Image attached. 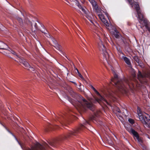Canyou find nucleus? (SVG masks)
<instances>
[{
  "instance_id": "nucleus-4",
  "label": "nucleus",
  "mask_w": 150,
  "mask_h": 150,
  "mask_svg": "<svg viewBox=\"0 0 150 150\" xmlns=\"http://www.w3.org/2000/svg\"><path fill=\"white\" fill-rule=\"evenodd\" d=\"M70 93L72 97L76 99H79L78 101L81 105V108H83L85 110L88 108L92 111L94 110V106L92 103L87 101L81 95L73 91H71Z\"/></svg>"
},
{
  "instance_id": "nucleus-44",
  "label": "nucleus",
  "mask_w": 150,
  "mask_h": 150,
  "mask_svg": "<svg viewBox=\"0 0 150 150\" xmlns=\"http://www.w3.org/2000/svg\"><path fill=\"white\" fill-rule=\"evenodd\" d=\"M72 1H76V0H72Z\"/></svg>"
},
{
  "instance_id": "nucleus-31",
  "label": "nucleus",
  "mask_w": 150,
  "mask_h": 150,
  "mask_svg": "<svg viewBox=\"0 0 150 150\" xmlns=\"http://www.w3.org/2000/svg\"><path fill=\"white\" fill-rule=\"evenodd\" d=\"M128 121L129 123L133 125L134 122V120L132 119L129 118L128 119Z\"/></svg>"
},
{
  "instance_id": "nucleus-33",
  "label": "nucleus",
  "mask_w": 150,
  "mask_h": 150,
  "mask_svg": "<svg viewBox=\"0 0 150 150\" xmlns=\"http://www.w3.org/2000/svg\"><path fill=\"white\" fill-rule=\"evenodd\" d=\"M99 18H100V19L102 20V21L103 20H104V19H105L104 18V17H103V15H99Z\"/></svg>"
},
{
  "instance_id": "nucleus-18",
  "label": "nucleus",
  "mask_w": 150,
  "mask_h": 150,
  "mask_svg": "<svg viewBox=\"0 0 150 150\" xmlns=\"http://www.w3.org/2000/svg\"><path fill=\"white\" fill-rule=\"evenodd\" d=\"M43 28L44 29V30H41L40 31L43 33L44 35L47 37L48 38H50L51 37V36L49 34L48 32L46 30H45V27L44 26H43Z\"/></svg>"
},
{
  "instance_id": "nucleus-20",
  "label": "nucleus",
  "mask_w": 150,
  "mask_h": 150,
  "mask_svg": "<svg viewBox=\"0 0 150 150\" xmlns=\"http://www.w3.org/2000/svg\"><path fill=\"white\" fill-rule=\"evenodd\" d=\"M54 40V43L55 44V46H54V47L56 48L57 50L60 51L62 47L59 45V44L57 43V41L55 40Z\"/></svg>"
},
{
  "instance_id": "nucleus-8",
  "label": "nucleus",
  "mask_w": 150,
  "mask_h": 150,
  "mask_svg": "<svg viewBox=\"0 0 150 150\" xmlns=\"http://www.w3.org/2000/svg\"><path fill=\"white\" fill-rule=\"evenodd\" d=\"M57 120L62 125H64L66 126L67 123H69V119L68 116L67 115H59V117H57L56 118Z\"/></svg>"
},
{
  "instance_id": "nucleus-42",
  "label": "nucleus",
  "mask_w": 150,
  "mask_h": 150,
  "mask_svg": "<svg viewBox=\"0 0 150 150\" xmlns=\"http://www.w3.org/2000/svg\"><path fill=\"white\" fill-rule=\"evenodd\" d=\"M65 56L67 58V59H69L68 58V57H67V56Z\"/></svg>"
},
{
  "instance_id": "nucleus-13",
  "label": "nucleus",
  "mask_w": 150,
  "mask_h": 150,
  "mask_svg": "<svg viewBox=\"0 0 150 150\" xmlns=\"http://www.w3.org/2000/svg\"><path fill=\"white\" fill-rule=\"evenodd\" d=\"M120 43L122 44H123L125 48H128L129 47V43L126 42L125 40H124L122 37H121Z\"/></svg>"
},
{
  "instance_id": "nucleus-39",
  "label": "nucleus",
  "mask_w": 150,
  "mask_h": 150,
  "mask_svg": "<svg viewBox=\"0 0 150 150\" xmlns=\"http://www.w3.org/2000/svg\"><path fill=\"white\" fill-rule=\"evenodd\" d=\"M54 40H55V39H54L53 38L52 40L53 41V42H54Z\"/></svg>"
},
{
  "instance_id": "nucleus-14",
  "label": "nucleus",
  "mask_w": 150,
  "mask_h": 150,
  "mask_svg": "<svg viewBox=\"0 0 150 150\" xmlns=\"http://www.w3.org/2000/svg\"><path fill=\"white\" fill-rule=\"evenodd\" d=\"M8 48V46L3 42H0V49L4 50H7Z\"/></svg>"
},
{
  "instance_id": "nucleus-23",
  "label": "nucleus",
  "mask_w": 150,
  "mask_h": 150,
  "mask_svg": "<svg viewBox=\"0 0 150 150\" xmlns=\"http://www.w3.org/2000/svg\"><path fill=\"white\" fill-rule=\"evenodd\" d=\"M5 128L9 133H10L14 137L15 139L18 142L19 144H20V142H19V141H18V139H17V138L16 137V136L11 132H10V131L6 127V128Z\"/></svg>"
},
{
  "instance_id": "nucleus-36",
  "label": "nucleus",
  "mask_w": 150,
  "mask_h": 150,
  "mask_svg": "<svg viewBox=\"0 0 150 150\" xmlns=\"http://www.w3.org/2000/svg\"><path fill=\"white\" fill-rule=\"evenodd\" d=\"M72 99L71 98H69V100L71 103H72Z\"/></svg>"
},
{
  "instance_id": "nucleus-17",
  "label": "nucleus",
  "mask_w": 150,
  "mask_h": 150,
  "mask_svg": "<svg viewBox=\"0 0 150 150\" xmlns=\"http://www.w3.org/2000/svg\"><path fill=\"white\" fill-rule=\"evenodd\" d=\"M122 59L129 66L131 65L130 60L128 58L126 57L125 55L122 56Z\"/></svg>"
},
{
  "instance_id": "nucleus-5",
  "label": "nucleus",
  "mask_w": 150,
  "mask_h": 150,
  "mask_svg": "<svg viewBox=\"0 0 150 150\" xmlns=\"http://www.w3.org/2000/svg\"><path fill=\"white\" fill-rule=\"evenodd\" d=\"M100 41L98 43V47L100 51L103 52L104 59L108 62L109 58V55L106 51V48L103 43V42L99 38Z\"/></svg>"
},
{
  "instance_id": "nucleus-41",
  "label": "nucleus",
  "mask_w": 150,
  "mask_h": 150,
  "mask_svg": "<svg viewBox=\"0 0 150 150\" xmlns=\"http://www.w3.org/2000/svg\"><path fill=\"white\" fill-rule=\"evenodd\" d=\"M115 31L116 33H117V30H115Z\"/></svg>"
},
{
  "instance_id": "nucleus-24",
  "label": "nucleus",
  "mask_w": 150,
  "mask_h": 150,
  "mask_svg": "<svg viewBox=\"0 0 150 150\" xmlns=\"http://www.w3.org/2000/svg\"><path fill=\"white\" fill-rule=\"evenodd\" d=\"M5 128L9 133H10L14 137L15 139L18 142L19 144H20V142H19V141H18V139H17V138L16 137V136L11 132H10V131L6 127V128Z\"/></svg>"
},
{
  "instance_id": "nucleus-37",
  "label": "nucleus",
  "mask_w": 150,
  "mask_h": 150,
  "mask_svg": "<svg viewBox=\"0 0 150 150\" xmlns=\"http://www.w3.org/2000/svg\"><path fill=\"white\" fill-rule=\"evenodd\" d=\"M117 111L119 113H120L121 112L120 110L119 109H117Z\"/></svg>"
},
{
  "instance_id": "nucleus-3",
  "label": "nucleus",
  "mask_w": 150,
  "mask_h": 150,
  "mask_svg": "<svg viewBox=\"0 0 150 150\" xmlns=\"http://www.w3.org/2000/svg\"><path fill=\"white\" fill-rule=\"evenodd\" d=\"M127 0L132 7L134 6L135 8L137 14L139 23L141 24L144 25H139L138 26H137V27L138 29L140 28L143 29L145 26L146 28H147L148 24V21L145 18L143 13H142L139 4L137 2H134L135 3H134L132 2V0Z\"/></svg>"
},
{
  "instance_id": "nucleus-15",
  "label": "nucleus",
  "mask_w": 150,
  "mask_h": 150,
  "mask_svg": "<svg viewBox=\"0 0 150 150\" xmlns=\"http://www.w3.org/2000/svg\"><path fill=\"white\" fill-rule=\"evenodd\" d=\"M96 94L99 96L101 100H103L107 104H108L109 103L107 101V100L103 98L100 93L97 90L95 92Z\"/></svg>"
},
{
  "instance_id": "nucleus-6",
  "label": "nucleus",
  "mask_w": 150,
  "mask_h": 150,
  "mask_svg": "<svg viewBox=\"0 0 150 150\" xmlns=\"http://www.w3.org/2000/svg\"><path fill=\"white\" fill-rule=\"evenodd\" d=\"M139 118L147 127L150 128V115L149 114L145 113V114L139 115Z\"/></svg>"
},
{
  "instance_id": "nucleus-19",
  "label": "nucleus",
  "mask_w": 150,
  "mask_h": 150,
  "mask_svg": "<svg viewBox=\"0 0 150 150\" xmlns=\"http://www.w3.org/2000/svg\"><path fill=\"white\" fill-rule=\"evenodd\" d=\"M85 16L90 21L92 20L93 16L88 11L87 13H85Z\"/></svg>"
},
{
  "instance_id": "nucleus-26",
  "label": "nucleus",
  "mask_w": 150,
  "mask_h": 150,
  "mask_svg": "<svg viewBox=\"0 0 150 150\" xmlns=\"http://www.w3.org/2000/svg\"><path fill=\"white\" fill-rule=\"evenodd\" d=\"M16 19L21 25H22L23 24L22 19L21 18L19 17H18L16 18Z\"/></svg>"
},
{
  "instance_id": "nucleus-30",
  "label": "nucleus",
  "mask_w": 150,
  "mask_h": 150,
  "mask_svg": "<svg viewBox=\"0 0 150 150\" xmlns=\"http://www.w3.org/2000/svg\"><path fill=\"white\" fill-rule=\"evenodd\" d=\"M102 21L103 22V23L105 24L107 26H108V27L109 26V23L105 19H104V20H103Z\"/></svg>"
},
{
  "instance_id": "nucleus-21",
  "label": "nucleus",
  "mask_w": 150,
  "mask_h": 150,
  "mask_svg": "<svg viewBox=\"0 0 150 150\" xmlns=\"http://www.w3.org/2000/svg\"><path fill=\"white\" fill-rule=\"evenodd\" d=\"M29 24H30L31 26V28H33V25H34L35 28L36 30H39V29L38 28V26L37 25V24L36 22H33V23L29 21Z\"/></svg>"
},
{
  "instance_id": "nucleus-25",
  "label": "nucleus",
  "mask_w": 150,
  "mask_h": 150,
  "mask_svg": "<svg viewBox=\"0 0 150 150\" xmlns=\"http://www.w3.org/2000/svg\"><path fill=\"white\" fill-rule=\"evenodd\" d=\"M75 72L76 73H77L78 75L79 76L81 79H83V76H82V75H81V73L79 72V71L76 68V69L75 70Z\"/></svg>"
},
{
  "instance_id": "nucleus-1",
  "label": "nucleus",
  "mask_w": 150,
  "mask_h": 150,
  "mask_svg": "<svg viewBox=\"0 0 150 150\" xmlns=\"http://www.w3.org/2000/svg\"><path fill=\"white\" fill-rule=\"evenodd\" d=\"M111 83L115 85L118 91L122 93H126L128 89L131 88L134 84L132 80L124 78L119 79L116 74H114V77L111 79Z\"/></svg>"
},
{
  "instance_id": "nucleus-10",
  "label": "nucleus",
  "mask_w": 150,
  "mask_h": 150,
  "mask_svg": "<svg viewBox=\"0 0 150 150\" xmlns=\"http://www.w3.org/2000/svg\"><path fill=\"white\" fill-rule=\"evenodd\" d=\"M138 79L141 83L146 82V81L144 80V79L146 78H149L150 79V72L147 73H145L142 74L141 71H139L138 74Z\"/></svg>"
},
{
  "instance_id": "nucleus-35",
  "label": "nucleus",
  "mask_w": 150,
  "mask_h": 150,
  "mask_svg": "<svg viewBox=\"0 0 150 150\" xmlns=\"http://www.w3.org/2000/svg\"><path fill=\"white\" fill-rule=\"evenodd\" d=\"M0 124H1L4 128H6V126H5L0 121Z\"/></svg>"
},
{
  "instance_id": "nucleus-32",
  "label": "nucleus",
  "mask_w": 150,
  "mask_h": 150,
  "mask_svg": "<svg viewBox=\"0 0 150 150\" xmlns=\"http://www.w3.org/2000/svg\"><path fill=\"white\" fill-rule=\"evenodd\" d=\"M90 1L93 6L96 5V3L94 0H91Z\"/></svg>"
},
{
  "instance_id": "nucleus-22",
  "label": "nucleus",
  "mask_w": 150,
  "mask_h": 150,
  "mask_svg": "<svg viewBox=\"0 0 150 150\" xmlns=\"http://www.w3.org/2000/svg\"><path fill=\"white\" fill-rule=\"evenodd\" d=\"M10 52L12 54L16 55L17 57L18 58V60H19V62H20V59L21 58L19 57V56L18 55V54L15 52L14 51L12 50H11V51Z\"/></svg>"
},
{
  "instance_id": "nucleus-27",
  "label": "nucleus",
  "mask_w": 150,
  "mask_h": 150,
  "mask_svg": "<svg viewBox=\"0 0 150 150\" xmlns=\"http://www.w3.org/2000/svg\"><path fill=\"white\" fill-rule=\"evenodd\" d=\"M137 63L139 65L141 68L144 67V64L142 61L140 60Z\"/></svg>"
},
{
  "instance_id": "nucleus-45",
  "label": "nucleus",
  "mask_w": 150,
  "mask_h": 150,
  "mask_svg": "<svg viewBox=\"0 0 150 150\" xmlns=\"http://www.w3.org/2000/svg\"><path fill=\"white\" fill-rule=\"evenodd\" d=\"M136 1H138V0H136Z\"/></svg>"
},
{
  "instance_id": "nucleus-43",
  "label": "nucleus",
  "mask_w": 150,
  "mask_h": 150,
  "mask_svg": "<svg viewBox=\"0 0 150 150\" xmlns=\"http://www.w3.org/2000/svg\"><path fill=\"white\" fill-rule=\"evenodd\" d=\"M72 83H74V84H75V83L74 82H72Z\"/></svg>"
},
{
  "instance_id": "nucleus-12",
  "label": "nucleus",
  "mask_w": 150,
  "mask_h": 150,
  "mask_svg": "<svg viewBox=\"0 0 150 150\" xmlns=\"http://www.w3.org/2000/svg\"><path fill=\"white\" fill-rule=\"evenodd\" d=\"M59 127L58 125H57L55 123L53 124L49 123L47 125V131L54 130L58 128Z\"/></svg>"
},
{
  "instance_id": "nucleus-9",
  "label": "nucleus",
  "mask_w": 150,
  "mask_h": 150,
  "mask_svg": "<svg viewBox=\"0 0 150 150\" xmlns=\"http://www.w3.org/2000/svg\"><path fill=\"white\" fill-rule=\"evenodd\" d=\"M126 128L130 134L132 135L134 137H135L136 138L139 142L142 143V139L141 138L139 137V134L136 131L131 127H126Z\"/></svg>"
},
{
  "instance_id": "nucleus-11",
  "label": "nucleus",
  "mask_w": 150,
  "mask_h": 150,
  "mask_svg": "<svg viewBox=\"0 0 150 150\" xmlns=\"http://www.w3.org/2000/svg\"><path fill=\"white\" fill-rule=\"evenodd\" d=\"M20 62L22 63L26 68L29 69L30 71H35L34 68L31 67L25 59H20Z\"/></svg>"
},
{
  "instance_id": "nucleus-34",
  "label": "nucleus",
  "mask_w": 150,
  "mask_h": 150,
  "mask_svg": "<svg viewBox=\"0 0 150 150\" xmlns=\"http://www.w3.org/2000/svg\"><path fill=\"white\" fill-rule=\"evenodd\" d=\"M91 88L93 90L95 91V92L96 91V89L92 86H91Z\"/></svg>"
},
{
  "instance_id": "nucleus-38",
  "label": "nucleus",
  "mask_w": 150,
  "mask_h": 150,
  "mask_svg": "<svg viewBox=\"0 0 150 150\" xmlns=\"http://www.w3.org/2000/svg\"><path fill=\"white\" fill-rule=\"evenodd\" d=\"M2 104L0 102V109L2 108Z\"/></svg>"
},
{
  "instance_id": "nucleus-29",
  "label": "nucleus",
  "mask_w": 150,
  "mask_h": 150,
  "mask_svg": "<svg viewBox=\"0 0 150 150\" xmlns=\"http://www.w3.org/2000/svg\"><path fill=\"white\" fill-rule=\"evenodd\" d=\"M115 38L120 39V41H121V37H122V36H120L119 34L117 33L115 34Z\"/></svg>"
},
{
  "instance_id": "nucleus-7",
  "label": "nucleus",
  "mask_w": 150,
  "mask_h": 150,
  "mask_svg": "<svg viewBox=\"0 0 150 150\" xmlns=\"http://www.w3.org/2000/svg\"><path fill=\"white\" fill-rule=\"evenodd\" d=\"M50 146L48 145L45 142L44 143L43 145L37 143L35 147L32 148L31 149L28 148L26 150H48Z\"/></svg>"
},
{
  "instance_id": "nucleus-16",
  "label": "nucleus",
  "mask_w": 150,
  "mask_h": 150,
  "mask_svg": "<svg viewBox=\"0 0 150 150\" xmlns=\"http://www.w3.org/2000/svg\"><path fill=\"white\" fill-rule=\"evenodd\" d=\"M79 8L80 9H81L82 11L85 14L87 13V12H88V10L86 8V7L83 6L81 5L80 4H79L78 5Z\"/></svg>"
},
{
  "instance_id": "nucleus-2",
  "label": "nucleus",
  "mask_w": 150,
  "mask_h": 150,
  "mask_svg": "<svg viewBox=\"0 0 150 150\" xmlns=\"http://www.w3.org/2000/svg\"><path fill=\"white\" fill-rule=\"evenodd\" d=\"M83 124V125L81 124L79 128L75 130H73V131L69 130L66 135H63L58 139L50 141L49 142V144L54 147H57L63 140L69 138L71 135H76V134L79 133L80 130L85 127V125L89 124V122L86 121H85Z\"/></svg>"
},
{
  "instance_id": "nucleus-40",
  "label": "nucleus",
  "mask_w": 150,
  "mask_h": 150,
  "mask_svg": "<svg viewBox=\"0 0 150 150\" xmlns=\"http://www.w3.org/2000/svg\"><path fill=\"white\" fill-rule=\"evenodd\" d=\"M116 49H117V50L118 51H119L118 48V47H116Z\"/></svg>"
},
{
  "instance_id": "nucleus-28",
  "label": "nucleus",
  "mask_w": 150,
  "mask_h": 150,
  "mask_svg": "<svg viewBox=\"0 0 150 150\" xmlns=\"http://www.w3.org/2000/svg\"><path fill=\"white\" fill-rule=\"evenodd\" d=\"M133 58L137 63H138L140 61L138 57L137 56H134L133 57Z\"/></svg>"
}]
</instances>
